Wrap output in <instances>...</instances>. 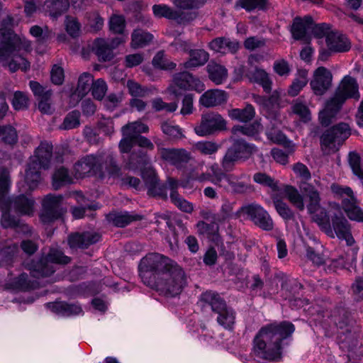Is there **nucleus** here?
<instances>
[{"mask_svg":"<svg viewBox=\"0 0 363 363\" xmlns=\"http://www.w3.org/2000/svg\"><path fill=\"white\" fill-rule=\"evenodd\" d=\"M294 330V325L287 321L271 323L261 328L253 340L254 354L270 361L279 359L281 341L290 337Z\"/></svg>","mask_w":363,"mask_h":363,"instance_id":"1","label":"nucleus"},{"mask_svg":"<svg viewBox=\"0 0 363 363\" xmlns=\"http://www.w3.org/2000/svg\"><path fill=\"white\" fill-rule=\"evenodd\" d=\"M13 18L8 16L0 28V59L12 72L18 69L26 71L30 68V62L21 52H29L30 43L13 33L10 27Z\"/></svg>","mask_w":363,"mask_h":363,"instance_id":"2","label":"nucleus"},{"mask_svg":"<svg viewBox=\"0 0 363 363\" xmlns=\"http://www.w3.org/2000/svg\"><path fill=\"white\" fill-rule=\"evenodd\" d=\"M186 285L184 271L175 262L163 272H160L153 281V286L166 296L174 297L181 294Z\"/></svg>","mask_w":363,"mask_h":363,"instance_id":"3","label":"nucleus"},{"mask_svg":"<svg viewBox=\"0 0 363 363\" xmlns=\"http://www.w3.org/2000/svg\"><path fill=\"white\" fill-rule=\"evenodd\" d=\"M71 259L57 248H50L45 256L38 261H28L24 263L33 277L36 278L49 277L56 271L57 264H67Z\"/></svg>","mask_w":363,"mask_h":363,"instance_id":"4","label":"nucleus"},{"mask_svg":"<svg viewBox=\"0 0 363 363\" xmlns=\"http://www.w3.org/2000/svg\"><path fill=\"white\" fill-rule=\"evenodd\" d=\"M168 257L158 253H150L143 257L139 264L140 276L143 283L153 286V281L160 272L165 271L173 262Z\"/></svg>","mask_w":363,"mask_h":363,"instance_id":"5","label":"nucleus"},{"mask_svg":"<svg viewBox=\"0 0 363 363\" xmlns=\"http://www.w3.org/2000/svg\"><path fill=\"white\" fill-rule=\"evenodd\" d=\"M351 132L349 125L340 123L327 129L320 136V149L323 155L337 152L343 142L349 138Z\"/></svg>","mask_w":363,"mask_h":363,"instance_id":"6","label":"nucleus"},{"mask_svg":"<svg viewBox=\"0 0 363 363\" xmlns=\"http://www.w3.org/2000/svg\"><path fill=\"white\" fill-rule=\"evenodd\" d=\"M226 121L216 112L202 114L200 123L194 127V131L199 136H208L216 132L226 130Z\"/></svg>","mask_w":363,"mask_h":363,"instance_id":"7","label":"nucleus"},{"mask_svg":"<svg viewBox=\"0 0 363 363\" xmlns=\"http://www.w3.org/2000/svg\"><path fill=\"white\" fill-rule=\"evenodd\" d=\"M241 213L247 215L252 221L264 230L273 229L274 223L269 213L259 204L251 203L242 206L237 212V216Z\"/></svg>","mask_w":363,"mask_h":363,"instance_id":"8","label":"nucleus"},{"mask_svg":"<svg viewBox=\"0 0 363 363\" xmlns=\"http://www.w3.org/2000/svg\"><path fill=\"white\" fill-rule=\"evenodd\" d=\"M62 195L48 194L43 200L40 218L44 223H50L58 219L64 213Z\"/></svg>","mask_w":363,"mask_h":363,"instance_id":"9","label":"nucleus"},{"mask_svg":"<svg viewBox=\"0 0 363 363\" xmlns=\"http://www.w3.org/2000/svg\"><path fill=\"white\" fill-rule=\"evenodd\" d=\"M359 97V86L355 79L346 76L340 83L332 99L337 104L342 105L347 99L352 98L358 100Z\"/></svg>","mask_w":363,"mask_h":363,"instance_id":"10","label":"nucleus"},{"mask_svg":"<svg viewBox=\"0 0 363 363\" xmlns=\"http://www.w3.org/2000/svg\"><path fill=\"white\" fill-rule=\"evenodd\" d=\"M320 248H322V246L318 244L315 247L306 246V257L313 264L316 266L328 265L329 271H333L335 268L343 264L341 259L330 258L328 252L325 250L320 251Z\"/></svg>","mask_w":363,"mask_h":363,"instance_id":"11","label":"nucleus"},{"mask_svg":"<svg viewBox=\"0 0 363 363\" xmlns=\"http://www.w3.org/2000/svg\"><path fill=\"white\" fill-rule=\"evenodd\" d=\"M332 80L331 72L324 67H319L314 71L310 85L315 95L322 96L330 88Z\"/></svg>","mask_w":363,"mask_h":363,"instance_id":"12","label":"nucleus"},{"mask_svg":"<svg viewBox=\"0 0 363 363\" xmlns=\"http://www.w3.org/2000/svg\"><path fill=\"white\" fill-rule=\"evenodd\" d=\"M158 152L161 158L175 166L181 168L187 164L191 159L189 152L183 148H158Z\"/></svg>","mask_w":363,"mask_h":363,"instance_id":"13","label":"nucleus"},{"mask_svg":"<svg viewBox=\"0 0 363 363\" xmlns=\"http://www.w3.org/2000/svg\"><path fill=\"white\" fill-rule=\"evenodd\" d=\"M96 155L97 157V163L100 164L102 171V174H97V177L103 178L106 173L113 177H119L121 176V169L112 153L101 152Z\"/></svg>","mask_w":363,"mask_h":363,"instance_id":"14","label":"nucleus"},{"mask_svg":"<svg viewBox=\"0 0 363 363\" xmlns=\"http://www.w3.org/2000/svg\"><path fill=\"white\" fill-rule=\"evenodd\" d=\"M152 11L156 17L174 20L180 24L193 19L190 14L186 13L183 11H177L166 4L154 5L152 6Z\"/></svg>","mask_w":363,"mask_h":363,"instance_id":"15","label":"nucleus"},{"mask_svg":"<svg viewBox=\"0 0 363 363\" xmlns=\"http://www.w3.org/2000/svg\"><path fill=\"white\" fill-rule=\"evenodd\" d=\"M173 82L179 89L184 90H195L198 92L204 90V84L201 80L188 72L174 74Z\"/></svg>","mask_w":363,"mask_h":363,"instance_id":"16","label":"nucleus"},{"mask_svg":"<svg viewBox=\"0 0 363 363\" xmlns=\"http://www.w3.org/2000/svg\"><path fill=\"white\" fill-rule=\"evenodd\" d=\"M74 171L77 177H82L91 174L97 176L101 174L102 171L100 164L97 163L96 155H87L74 164Z\"/></svg>","mask_w":363,"mask_h":363,"instance_id":"17","label":"nucleus"},{"mask_svg":"<svg viewBox=\"0 0 363 363\" xmlns=\"http://www.w3.org/2000/svg\"><path fill=\"white\" fill-rule=\"evenodd\" d=\"M142 177L147 188V194L152 196H157L162 199L167 198L164 189L159 183V179L155 171L152 168H147L142 172Z\"/></svg>","mask_w":363,"mask_h":363,"instance_id":"18","label":"nucleus"},{"mask_svg":"<svg viewBox=\"0 0 363 363\" xmlns=\"http://www.w3.org/2000/svg\"><path fill=\"white\" fill-rule=\"evenodd\" d=\"M101 235L95 232H84L69 235L68 243L71 248H87L89 245L97 242Z\"/></svg>","mask_w":363,"mask_h":363,"instance_id":"19","label":"nucleus"},{"mask_svg":"<svg viewBox=\"0 0 363 363\" xmlns=\"http://www.w3.org/2000/svg\"><path fill=\"white\" fill-rule=\"evenodd\" d=\"M52 145L48 142H42L37 147L35 155L30 157V162L38 163V167L44 169H49L51 164Z\"/></svg>","mask_w":363,"mask_h":363,"instance_id":"20","label":"nucleus"},{"mask_svg":"<svg viewBox=\"0 0 363 363\" xmlns=\"http://www.w3.org/2000/svg\"><path fill=\"white\" fill-rule=\"evenodd\" d=\"M312 26L313 19L309 16H306L303 18L300 17L295 18L291 30L294 38L308 42L307 31L311 30Z\"/></svg>","mask_w":363,"mask_h":363,"instance_id":"21","label":"nucleus"},{"mask_svg":"<svg viewBox=\"0 0 363 363\" xmlns=\"http://www.w3.org/2000/svg\"><path fill=\"white\" fill-rule=\"evenodd\" d=\"M228 95L225 91L220 89H211L205 91L199 99V104L206 107L211 108L220 106L226 102Z\"/></svg>","mask_w":363,"mask_h":363,"instance_id":"22","label":"nucleus"},{"mask_svg":"<svg viewBox=\"0 0 363 363\" xmlns=\"http://www.w3.org/2000/svg\"><path fill=\"white\" fill-rule=\"evenodd\" d=\"M332 225L338 238L345 240L348 245H352L354 242L348 221L343 216H335L333 217Z\"/></svg>","mask_w":363,"mask_h":363,"instance_id":"23","label":"nucleus"},{"mask_svg":"<svg viewBox=\"0 0 363 363\" xmlns=\"http://www.w3.org/2000/svg\"><path fill=\"white\" fill-rule=\"evenodd\" d=\"M250 179V176L246 174H241L236 175L235 174H230L228 177V184L230 186L231 191L234 194H245L252 193L255 191L254 186L244 181H240L243 179Z\"/></svg>","mask_w":363,"mask_h":363,"instance_id":"24","label":"nucleus"},{"mask_svg":"<svg viewBox=\"0 0 363 363\" xmlns=\"http://www.w3.org/2000/svg\"><path fill=\"white\" fill-rule=\"evenodd\" d=\"M326 43L330 50L337 52L348 51L351 48L349 39L343 34L331 31L327 35Z\"/></svg>","mask_w":363,"mask_h":363,"instance_id":"25","label":"nucleus"},{"mask_svg":"<svg viewBox=\"0 0 363 363\" xmlns=\"http://www.w3.org/2000/svg\"><path fill=\"white\" fill-rule=\"evenodd\" d=\"M110 223L118 228H124L133 221L141 220L143 216L133 212H115L108 215Z\"/></svg>","mask_w":363,"mask_h":363,"instance_id":"26","label":"nucleus"},{"mask_svg":"<svg viewBox=\"0 0 363 363\" xmlns=\"http://www.w3.org/2000/svg\"><path fill=\"white\" fill-rule=\"evenodd\" d=\"M209 47L215 52L222 54L228 52L235 53L238 50L239 44L235 40L221 37L213 39L209 43Z\"/></svg>","mask_w":363,"mask_h":363,"instance_id":"27","label":"nucleus"},{"mask_svg":"<svg viewBox=\"0 0 363 363\" xmlns=\"http://www.w3.org/2000/svg\"><path fill=\"white\" fill-rule=\"evenodd\" d=\"M10 207L15 212L23 215H30L33 211L34 201L24 195H19L11 199L9 198Z\"/></svg>","mask_w":363,"mask_h":363,"instance_id":"28","label":"nucleus"},{"mask_svg":"<svg viewBox=\"0 0 363 363\" xmlns=\"http://www.w3.org/2000/svg\"><path fill=\"white\" fill-rule=\"evenodd\" d=\"M230 139L233 143L230 148L240 159H247L256 151L255 145L247 143L244 140L234 136H230Z\"/></svg>","mask_w":363,"mask_h":363,"instance_id":"29","label":"nucleus"},{"mask_svg":"<svg viewBox=\"0 0 363 363\" xmlns=\"http://www.w3.org/2000/svg\"><path fill=\"white\" fill-rule=\"evenodd\" d=\"M303 190L307 201L308 211L310 214H314L320 208L319 192L311 184H306Z\"/></svg>","mask_w":363,"mask_h":363,"instance_id":"30","label":"nucleus"},{"mask_svg":"<svg viewBox=\"0 0 363 363\" xmlns=\"http://www.w3.org/2000/svg\"><path fill=\"white\" fill-rule=\"evenodd\" d=\"M266 134L269 140L274 143L279 144L289 149V152H293L294 145L291 141L288 140L286 137L279 131L275 123H272L267 127Z\"/></svg>","mask_w":363,"mask_h":363,"instance_id":"31","label":"nucleus"},{"mask_svg":"<svg viewBox=\"0 0 363 363\" xmlns=\"http://www.w3.org/2000/svg\"><path fill=\"white\" fill-rule=\"evenodd\" d=\"M92 50L101 61H110L113 57V52L109 46V43L105 39H96L93 43Z\"/></svg>","mask_w":363,"mask_h":363,"instance_id":"32","label":"nucleus"},{"mask_svg":"<svg viewBox=\"0 0 363 363\" xmlns=\"http://www.w3.org/2000/svg\"><path fill=\"white\" fill-rule=\"evenodd\" d=\"M342 105L336 101L330 99L326 104L325 108L319 113V121L324 126H328L332 123V119L340 109Z\"/></svg>","mask_w":363,"mask_h":363,"instance_id":"33","label":"nucleus"},{"mask_svg":"<svg viewBox=\"0 0 363 363\" xmlns=\"http://www.w3.org/2000/svg\"><path fill=\"white\" fill-rule=\"evenodd\" d=\"M38 163L35 162H29L26 170L25 182L30 190L34 189L40 182L41 177Z\"/></svg>","mask_w":363,"mask_h":363,"instance_id":"34","label":"nucleus"},{"mask_svg":"<svg viewBox=\"0 0 363 363\" xmlns=\"http://www.w3.org/2000/svg\"><path fill=\"white\" fill-rule=\"evenodd\" d=\"M200 300L205 304L210 306L212 311L214 313L220 311L226 304L225 301L218 293L212 291H208L203 293L201 296Z\"/></svg>","mask_w":363,"mask_h":363,"instance_id":"35","label":"nucleus"},{"mask_svg":"<svg viewBox=\"0 0 363 363\" xmlns=\"http://www.w3.org/2000/svg\"><path fill=\"white\" fill-rule=\"evenodd\" d=\"M189 60L184 63L186 69H193L205 65L208 60L209 55L204 50H191Z\"/></svg>","mask_w":363,"mask_h":363,"instance_id":"36","label":"nucleus"},{"mask_svg":"<svg viewBox=\"0 0 363 363\" xmlns=\"http://www.w3.org/2000/svg\"><path fill=\"white\" fill-rule=\"evenodd\" d=\"M44 6L50 16L57 18L68 9L69 3L68 0H47Z\"/></svg>","mask_w":363,"mask_h":363,"instance_id":"37","label":"nucleus"},{"mask_svg":"<svg viewBox=\"0 0 363 363\" xmlns=\"http://www.w3.org/2000/svg\"><path fill=\"white\" fill-rule=\"evenodd\" d=\"M150 163L147 155L142 150H133L126 163L130 169H137L143 167Z\"/></svg>","mask_w":363,"mask_h":363,"instance_id":"38","label":"nucleus"},{"mask_svg":"<svg viewBox=\"0 0 363 363\" xmlns=\"http://www.w3.org/2000/svg\"><path fill=\"white\" fill-rule=\"evenodd\" d=\"M247 76L251 81L261 84L265 92L271 91L272 82L264 70L255 68V70L249 72Z\"/></svg>","mask_w":363,"mask_h":363,"instance_id":"39","label":"nucleus"},{"mask_svg":"<svg viewBox=\"0 0 363 363\" xmlns=\"http://www.w3.org/2000/svg\"><path fill=\"white\" fill-rule=\"evenodd\" d=\"M47 306L54 312L62 315H77L82 312L80 306L65 302L48 303Z\"/></svg>","mask_w":363,"mask_h":363,"instance_id":"40","label":"nucleus"},{"mask_svg":"<svg viewBox=\"0 0 363 363\" xmlns=\"http://www.w3.org/2000/svg\"><path fill=\"white\" fill-rule=\"evenodd\" d=\"M210 79L216 84H220L227 79L228 71L226 68L219 64L211 62L207 66Z\"/></svg>","mask_w":363,"mask_h":363,"instance_id":"41","label":"nucleus"},{"mask_svg":"<svg viewBox=\"0 0 363 363\" xmlns=\"http://www.w3.org/2000/svg\"><path fill=\"white\" fill-rule=\"evenodd\" d=\"M330 189L334 194L335 196L341 199L342 201V206L350 202L354 201L356 199L352 189L347 186H342L339 184H332Z\"/></svg>","mask_w":363,"mask_h":363,"instance_id":"42","label":"nucleus"},{"mask_svg":"<svg viewBox=\"0 0 363 363\" xmlns=\"http://www.w3.org/2000/svg\"><path fill=\"white\" fill-rule=\"evenodd\" d=\"M17 251L18 246L15 243L11 242H0V257L2 259L0 265H10Z\"/></svg>","mask_w":363,"mask_h":363,"instance_id":"43","label":"nucleus"},{"mask_svg":"<svg viewBox=\"0 0 363 363\" xmlns=\"http://www.w3.org/2000/svg\"><path fill=\"white\" fill-rule=\"evenodd\" d=\"M255 114L252 105H247L244 108H233L228 111L229 117L233 120L246 123L252 120Z\"/></svg>","mask_w":363,"mask_h":363,"instance_id":"44","label":"nucleus"},{"mask_svg":"<svg viewBox=\"0 0 363 363\" xmlns=\"http://www.w3.org/2000/svg\"><path fill=\"white\" fill-rule=\"evenodd\" d=\"M11 186L10 174L7 169H0V205L4 206L6 202H9L7 197Z\"/></svg>","mask_w":363,"mask_h":363,"instance_id":"45","label":"nucleus"},{"mask_svg":"<svg viewBox=\"0 0 363 363\" xmlns=\"http://www.w3.org/2000/svg\"><path fill=\"white\" fill-rule=\"evenodd\" d=\"M262 129L261 124L256 121L250 125H235L231 129V136L238 138L240 135L253 136Z\"/></svg>","mask_w":363,"mask_h":363,"instance_id":"46","label":"nucleus"},{"mask_svg":"<svg viewBox=\"0 0 363 363\" xmlns=\"http://www.w3.org/2000/svg\"><path fill=\"white\" fill-rule=\"evenodd\" d=\"M217 322L225 329H230L235 323V313L233 311L225 304L223 308L218 311Z\"/></svg>","mask_w":363,"mask_h":363,"instance_id":"47","label":"nucleus"},{"mask_svg":"<svg viewBox=\"0 0 363 363\" xmlns=\"http://www.w3.org/2000/svg\"><path fill=\"white\" fill-rule=\"evenodd\" d=\"M72 181V179L68 170L63 167L57 168L52 175V186L55 190L60 189L62 186L70 184Z\"/></svg>","mask_w":363,"mask_h":363,"instance_id":"48","label":"nucleus"},{"mask_svg":"<svg viewBox=\"0 0 363 363\" xmlns=\"http://www.w3.org/2000/svg\"><path fill=\"white\" fill-rule=\"evenodd\" d=\"M80 112L74 110L68 113L58 128L61 130H69L80 125Z\"/></svg>","mask_w":363,"mask_h":363,"instance_id":"49","label":"nucleus"},{"mask_svg":"<svg viewBox=\"0 0 363 363\" xmlns=\"http://www.w3.org/2000/svg\"><path fill=\"white\" fill-rule=\"evenodd\" d=\"M94 82V77L89 72L82 73L78 79L77 92L79 96H84L90 91Z\"/></svg>","mask_w":363,"mask_h":363,"instance_id":"50","label":"nucleus"},{"mask_svg":"<svg viewBox=\"0 0 363 363\" xmlns=\"http://www.w3.org/2000/svg\"><path fill=\"white\" fill-rule=\"evenodd\" d=\"M284 194L294 206L302 211L305 208L303 196L299 194L298 191L291 186H286L284 188Z\"/></svg>","mask_w":363,"mask_h":363,"instance_id":"51","label":"nucleus"},{"mask_svg":"<svg viewBox=\"0 0 363 363\" xmlns=\"http://www.w3.org/2000/svg\"><path fill=\"white\" fill-rule=\"evenodd\" d=\"M131 46L133 48H142L147 45L152 40V35L140 29H135L132 33Z\"/></svg>","mask_w":363,"mask_h":363,"instance_id":"52","label":"nucleus"},{"mask_svg":"<svg viewBox=\"0 0 363 363\" xmlns=\"http://www.w3.org/2000/svg\"><path fill=\"white\" fill-rule=\"evenodd\" d=\"M308 72L306 70L298 72L297 77L293 81L288 90L289 94L295 96L298 94L300 91L307 84Z\"/></svg>","mask_w":363,"mask_h":363,"instance_id":"53","label":"nucleus"},{"mask_svg":"<svg viewBox=\"0 0 363 363\" xmlns=\"http://www.w3.org/2000/svg\"><path fill=\"white\" fill-rule=\"evenodd\" d=\"M152 108L155 112L172 113L178 107L177 102L167 103L160 97H156L151 101Z\"/></svg>","mask_w":363,"mask_h":363,"instance_id":"54","label":"nucleus"},{"mask_svg":"<svg viewBox=\"0 0 363 363\" xmlns=\"http://www.w3.org/2000/svg\"><path fill=\"white\" fill-rule=\"evenodd\" d=\"M206 0H172L177 11L198 9L205 5Z\"/></svg>","mask_w":363,"mask_h":363,"instance_id":"55","label":"nucleus"},{"mask_svg":"<svg viewBox=\"0 0 363 363\" xmlns=\"http://www.w3.org/2000/svg\"><path fill=\"white\" fill-rule=\"evenodd\" d=\"M171 201L181 211L190 213L194 211L191 203L184 199L177 191H172L170 193Z\"/></svg>","mask_w":363,"mask_h":363,"instance_id":"56","label":"nucleus"},{"mask_svg":"<svg viewBox=\"0 0 363 363\" xmlns=\"http://www.w3.org/2000/svg\"><path fill=\"white\" fill-rule=\"evenodd\" d=\"M4 206L0 205L2 211L1 219V225L4 228H14L18 225V220L12 217L9 212L12 209L10 207V202H6Z\"/></svg>","mask_w":363,"mask_h":363,"instance_id":"57","label":"nucleus"},{"mask_svg":"<svg viewBox=\"0 0 363 363\" xmlns=\"http://www.w3.org/2000/svg\"><path fill=\"white\" fill-rule=\"evenodd\" d=\"M347 216L351 220H354L357 221H363V211L362 209L357 205V199L354 201L350 202L347 204H345L342 206Z\"/></svg>","mask_w":363,"mask_h":363,"instance_id":"58","label":"nucleus"},{"mask_svg":"<svg viewBox=\"0 0 363 363\" xmlns=\"http://www.w3.org/2000/svg\"><path fill=\"white\" fill-rule=\"evenodd\" d=\"M0 139L6 144H15L18 140V135L16 129L11 125L1 127Z\"/></svg>","mask_w":363,"mask_h":363,"instance_id":"59","label":"nucleus"},{"mask_svg":"<svg viewBox=\"0 0 363 363\" xmlns=\"http://www.w3.org/2000/svg\"><path fill=\"white\" fill-rule=\"evenodd\" d=\"M11 104L15 110H23L28 108L29 99L25 92L16 91L13 94Z\"/></svg>","mask_w":363,"mask_h":363,"instance_id":"60","label":"nucleus"},{"mask_svg":"<svg viewBox=\"0 0 363 363\" xmlns=\"http://www.w3.org/2000/svg\"><path fill=\"white\" fill-rule=\"evenodd\" d=\"M253 180L257 184L270 188L274 191L278 190L277 182L265 173H255L253 176Z\"/></svg>","mask_w":363,"mask_h":363,"instance_id":"61","label":"nucleus"},{"mask_svg":"<svg viewBox=\"0 0 363 363\" xmlns=\"http://www.w3.org/2000/svg\"><path fill=\"white\" fill-rule=\"evenodd\" d=\"M107 89L108 86L106 83L104 79L100 78L94 81L90 91H91V94L95 99L101 101L104 99Z\"/></svg>","mask_w":363,"mask_h":363,"instance_id":"62","label":"nucleus"},{"mask_svg":"<svg viewBox=\"0 0 363 363\" xmlns=\"http://www.w3.org/2000/svg\"><path fill=\"white\" fill-rule=\"evenodd\" d=\"M274 206L279 215L285 220H290L294 217V213L289 206L279 199L277 197L273 198Z\"/></svg>","mask_w":363,"mask_h":363,"instance_id":"63","label":"nucleus"},{"mask_svg":"<svg viewBox=\"0 0 363 363\" xmlns=\"http://www.w3.org/2000/svg\"><path fill=\"white\" fill-rule=\"evenodd\" d=\"M194 147L203 155H212L218 151L219 145L213 141H202L196 143Z\"/></svg>","mask_w":363,"mask_h":363,"instance_id":"64","label":"nucleus"}]
</instances>
